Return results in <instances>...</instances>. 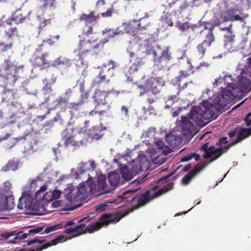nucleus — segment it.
Instances as JSON below:
<instances>
[{
  "label": "nucleus",
  "instance_id": "f257e3e1",
  "mask_svg": "<svg viewBox=\"0 0 251 251\" xmlns=\"http://www.w3.org/2000/svg\"><path fill=\"white\" fill-rule=\"evenodd\" d=\"M98 39L96 34L91 35L89 38L85 36L80 39L78 47V55L80 59L82 60L88 54L94 55L103 49L107 40L101 39L100 42L96 43Z\"/></svg>",
  "mask_w": 251,
  "mask_h": 251
},
{
  "label": "nucleus",
  "instance_id": "f03ea898",
  "mask_svg": "<svg viewBox=\"0 0 251 251\" xmlns=\"http://www.w3.org/2000/svg\"><path fill=\"white\" fill-rule=\"evenodd\" d=\"M23 68L14 64L11 61L5 60L0 68V80L5 87L13 86L20 77L19 71Z\"/></svg>",
  "mask_w": 251,
  "mask_h": 251
},
{
  "label": "nucleus",
  "instance_id": "7ed1b4c3",
  "mask_svg": "<svg viewBox=\"0 0 251 251\" xmlns=\"http://www.w3.org/2000/svg\"><path fill=\"white\" fill-rule=\"evenodd\" d=\"M116 67V62L112 60H110L107 63L103 64L100 67L98 77L93 82V86L100 87V85L103 82L108 83L110 78L114 76Z\"/></svg>",
  "mask_w": 251,
  "mask_h": 251
},
{
  "label": "nucleus",
  "instance_id": "20e7f679",
  "mask_svg": "<svg viewBox=\"0 0 251 251\" xmlns=\"http://www.w3.org/2000/svg\"><path fill=\"white\" fill-rule=\"evenodd\" d=\"M43 46L44 44L39 46L30 59L32 65L35 68H39L41 70L49 68L51 63L49 58V53L42 52Z\"/></svg>",
  "mask_w": 251,
  "mask_h": 251
},
{
  "label": "nucleus",
  "instance_id": "39448f33",
  "mask_svg": "<svg viewBox=\"0 0 251 251\" xmlns=\"http://www.w3.org/2000/svg\"><path fill=\"white\" fill-rule=\"evenodd\" d=\"M84 133L79 131H71L66 130L62 133V139L66 147H77L84 145L87 139L84 137Z\"/></svg>",
  "mask_w": 251,
  "mask_h": 251
},
{
  "label": "nucleus",
  "instance_id": "423d86ee",
  "mask_svg": "<svg viewBox=\"0 0 251 251\" xmlns=\"http://www.w3.org/2000/svg\"><path fill=\"white\" fill-rule=\"evenodd\" d=\"M163 85L164 82L161 78L151 77L146 80L144 84L138 86L141 90L139 96H143L150 92H151L152 95H156L159 93Z\"/></svg>",
  "mask_w": 251,
  "mask_h": 251
},
{
  "label": "nucleus",
  "instance_id": "0eeeda50",
  "mask_svg": "<svg viewBox=\"0 0 251 251\" xmlns=\"http://www.w3.org/2000/svg\"><path fill=\"white\" fill-rule=\"evenodd\" d=\"M95 12L92 11L89 14L82 13L79 16V19L80 21H84L85 25L81 29L82 35L84 36L89 37L91 35L97 34L92 26V23L95 22L98 17L95 15Z\"/></svg>",
  "mask_w": 251,
  "mask_h": 251
},
{
  "label": "nucleus",
  "instance_id": "6e6552de",
  "mask_svg": "<svg viewBox=\"0 0 251 251\" xmlns=\"http://www.w3.org/2000/svg\"><path fill=\"white\" fill-rule=\"evenodd\" d=\"M21 105L18 104L16 107L13 103L8 105L7 107V110L5 109L4 111H0V126L2 128L7 125L13 123V121L10 120L12 119L18 113Z\"/></svg>",
  "mask_w": 251,
  "mask_h": 251
},
{
  "label": "nucleus",
  "instance_id": "1a4fd4ad",
  "mask_svg": "<svg viewBox=\"0 0 251 251\" xmlns=\"http://www.w3.org/2000/svg\"><path fill=\"white\" fill-rule=\"evenodd\" d=\"M119 92L114 90L111 91L97 90L93 96L94 101L96 105H106L111 100L113 96L117 97Z\"/></svg>",
  "mask_w": 251,
  "mask_h": 251
},
{
  "label": "nucleus",
  "instance_id": "9d476101",
  "mask_svg": "<svg viewBox=\"0 0 251 251\" xmlns=\"http://www.w3.org/2000/svg\"><path fill=\"white\" fill-rule=\"evenodd\" d=\"M132 210L127 211L125 210L123 212L122 215H117L112 214H103L100 218V222H97L94 224H99V226H100V229L105 225H108L110 224H115L118 222L120 219L124 216L128 214Z\"/></svg>",
  "mask_w": 251,
  "mask_h": 251
},
{
  "label": "nucleus",
  "instance_id": "9b49d317",
  "mask_svg": "<svg viewBox=\"0 0 251 251\" xmlns=\"http://www.w3.org/2000/svg\"><path fill=\"white\" fill-rule=\"evenodd\" d=\"M100 226L98 223L91 224L87 226L84 224H80L74 226V230H70V232L74 231L72 237L74 238L86 232L93 233L99 230Z\"/></svg>",
  "mask_w": 251,
  "mask_h": 251
},
{
  "label": "nucleus",
  "instance_id": "f8f14e48",
  "mask_svg": "<svg viewBox=\"0 0 251 251\" xmlns=\"http://www.w3.org/2000/svg\"><path fill=\"white\" fill-rule=\"evenodd\" d=\"M203 109L200 106L193 107L189 115L190 119L196 122L199 126H203L207 125L209 121H205L203 116Z\"/></svg>",
  "mask_w": 251,
  "mask_h": 251
},
{
  "label": "nucleus",
  "instance_id": "ddd939ff",
  "mask_svg": "<svg viewBox=\"0 0 251 251\" xmlns=\"http://www.w3.org/2000/svg\"><path fill=\"white\" fill-rule=\"evenodd\" d=\"M200 36L203 38V41L201 43L210 47L215 41V37L213 33V27H208L205 25L204 29L200 32Z\"/></svg>",
  "mask_w": 251,
  "mask_h": 251
},
{
  "label": "nucleus",
  "instance_id": "4468645a",
  "mask_svg": "<svg viewBox=\"0 0 251 251\" xmlns=\"http://www.w3.org/2000/svg\"><path fill=\"white\" fill-rule=\"evenodd\" d=\"M88 185L89 188V193L93 194L95 191H104L106 187L107 184L106 178L103 176H100L98 177L97 184L93 181L88 182Z\"/></svg>",
  "mask_w": 251,
  "mask_h": 251
},
{
  "label": "nucleus",
  "instance_id": "2eb2a0df",
  "mask_svg": "<svg viewBox=\"0 0 251 251\" xmlns=\"http://www.w3.org/2000/svg\"><path fill=\"white\" fill-rule=\"evenodd\" d=\"M139 51L143 54V56L145 57L149 55H152L153 59L156 57L157 53L154 50L152 45L149 43V41L145 40L138 45Z\"/></svg>",
  "mask_w": 251,
  "mask_h": 251
},
{
  "label": "nucleus",
  "instance_id": "dca6fc26",
  "mask_svg": "<svg viewBox=\"0 0 251 251\" xmlns=\"http://www.w3.org/2000/svg\"><path fill=\"white\" fill-rule=\"evenodd\" d=\"M28 234L27 233H24L23 231H20L17 232L16 231H12L10 232H4L0 234V237L7 239L10 237L15 236L12 240H9L8 243H17L18 240L21 239H24L27 237Z\"/></svg>",
  "mask_w": 251,
  "mask_h": 251
},
{
  "label": "nucleus",
  "instance_id": "f3484780",
  "mask_svg": "<svg viewBox=\"0 0 251 251\" xmlns=\"http://www.w3.org/2000/svg\"><path fill=\"white\" fill-rule=\"evenodd\" d=\"M137 189H129L125 191L122 195H119L117 199L111 201V203L118 204L122 202L124 199H126L127 201L131 202L136 198L134 193Z\"/></svg>",
  "mask_w": 251,
  "mask_h": 251
},
{
  "label": "nucleus",
  "instance_id": "a211bd4d",
  "mask_svg": "<svg viewBox=\"0 0 251 251\" xmlns=\"http://www.w3.org/2000/svg\"><path fill=\"white\" fill-rule=\"evenodd\" d=\"M227 150H226V146L224 148H219L215 149L214 146H212V149L209 152L204 153L203 155V158L205 159L212 158L209 161V163H211L213 161L217 159L220 157L224 153L226 152Z\"/></svg>",
  "mask_w": 251,
  "mask_h": 251
},
{
  "label": "nucleus",
  "instance_id": "6ab92c4d",
  "mask_svg": "<svg viewBox=\"0 0 251 251\" xmlns=\"http://www.w3.org/2000/svg\"><path fill=\"white\" fill-rule=\"evenodd\" d=\"M1 26L4 28L5 35L6 37L13 39L14 35H17V28L12 24L11 20L7 19L1 24Z\"/></svg>",
  "mask_w": 251,
  "mask_h": 251
},
{
  "label": "nucleus",
  "instance_id": "aec40b11",
  "mask_svg": "<svg viewBox=\"0 0 251 251\" xmlns=\"http://www.w3.org/2000/svg\"><path fill=\"white\" fill-rule=\"evenodd\" d=\"M181 132L184 135H189L192 134L194 126L193 123L188 117L182 118V122L180 124Z\"/></svg>",
  "mask_w": 251,
  "mask_h": 251
},
{
  "label": "nucleus",
  "instance_id": "412c9836",
  "mask_svg": "<svg viewBox=\"0 0 251 251\" xmlns=\"http://www.w3.org/2000/svg\"><path fill=\"white\" fill-rule=\"evenodd\" d=\"M251 135V128H241L237 134V139L234 142H231L229 145L226 146V150H228L231 147L247 138Z\"/></svg>",
  "mask_w": 251,
  "mask_h": 251
},
{
  "label": "nucleus",
  "instance_id": "4be33fe9",
  "mask_svg": "<svg viewBox=\"0 0 251 251\" xmlns=\"http://www.w3.org/2000/svg\"><path fill=\"white\" fill-rule=\"evenodd\" d=\"M29 14V12L19 9L15 12L10 20L12 22L14 21L16 24H21L30 20Z\"/></svg>",
  "mask_w": 251,
  "mask_h": 251
},
{
  "label": "nucleus",
  "instance_id": "5701e85b",
  "mask_svg": "<svg viewBox=\"0 0 251 251\" xmlns=\"http://www.w3.org/2000/svg\"><path fill=\"white\" fill-rule=\"evenodd\" d=\"M171 58V54L169 53V49L167 48L165 50H162L160 56L154 57L153 59L155 64L157 66H163L166 64Z\"/></svg>",
  "mask_w": 251,
  "mask_h": 251
},
{
  "label": "nucleus",
  "instance_id": "b1692460",
  "mask_svg": "<svg viewBox=\"0 0 251 251\" xmlns=\"http://www.w3.org/2000/svg\"><path fill=\"white\" fill-rule=\"evenodd\" d=\"M205 166L197 165L194 169L191 171L189 173L185 175L182 179V182L183 184H188L192 178L200 173L204 168Z\"/></svg>",
  "mask_w": 251,
  "mask_h": 251
},
{
  "label": "nucleus",
  "instance_id": "393cba45",
  "mask_svg": "<svg viewBox=\"0 0 251 251\" xmlns=\"http://www.w3.org/2000/svg\"><path fill=\"white\" fill-rule=\"evenodd\" d=\"M153 199V197L150 195V191L147 190L144 193L138 197L137 204L135 205V208L142 206Z\"/></svg>",
  "mask_w": 251,
  "mask_h": 251
},
{
  "label": "nucleus",
  "instance_id": "a878e982",
  "mask_svg": "<svg viewBox=\"0 0 251 251\" xmlns=\"http://www.w3.org/2000/svg\"><path fill=\"white\" fill-rule=\"evenodd\" d=\"M121 173L122 177L126 180L129 181L138 173V171L134 167H132L130 170L127 167H124L121 169Z\"/></svg>",
  "mask_w": 251,
  "mask_h": 251
},
{
  "label": "nucleus",
  "instance_id": "bb28decb",
  "mask_svg": "<svg viewBox=\"0 0 251 251\" xmlns=\"http://www.w3.org/2000/svg\"><path fill=\"white\" fill-rule=\"evenodd\" d=\"M2 99L7 100H11L19 98V96L16 89L5 88L2 92Z\"/></svg>",
  "mask_w": 251,
  "mask_h": 251
},
{
  "label": "nucleus",
  "instance_id": "cd10ccee",
  "mask_svg": "<svg viewBox=\"0 0 251 251\" xmlns=\"http://www.w3.org/2000/svg\"><path fill=\"white\" fill-rule=\"evenodd\" d=\"M125 31L132 36H135L140 31L139 26H137L136 22L130 23L125 26Z\"/></svg>",
  "mask_w": 251,
  "mask_h": 251
},
{
  "label": "nucleus",
  "instance_id": "c85d7f7f",
  "mask_svg": "<svg viewBox=\"0 0 251 251\" xmlns=\"http://www.w3.org/2000/svg\"><path fill=\"white\" fill-rule=\"evenodd\" d=\"M19 163L20 161L18 159L13 158L8 161L6 165L2 168V170L4 172L15 171L18 169Z\"/></svg>",
  "mask_w": 251,
  "mask_h": 251
},
{
  "label": "nucleus",
  "instance_id": "c756f323",
  "mask_svg": "<svg viewBox=\"0 0 251 251\" xmlns=\"http://www.w3.org/2000/svg\"><path fill=\"white\" fill-rule=\"evenodd\" d=\"M238 86L242 90L247 91L251 88V81L246 76H239Z\"/></svg>",
  "mask_w": 251,
  "mask_h": 251
},
{
  "label": "nucleus",
  "instance_id": "7c9ffc66",
  "mask_svg": "<svg viewBox=\"0 0 251 251\" xmlns=\"http://www.w3.org/2000/svg\"><path fill=\"white\" fill-rule=\"evenodd\" d=\"M151 25V20L149 16H145L139 20L137 26H139L140 31L149 29V26Z\"/></svg>",
  "mask_w": 251,
  "mask_h": 251
},
{
  "label": "nucleus",
  "instance_id": "2f4dec72",
  "mask_svg": "<svg viewBox=\"0 0 251 251\" xmlns=\"http://www.w3.org/2000/svg\"><path fill=\"white\" fill-rule=\"evenodd\" d=\"M140 63L138 61L134 63L129 68H126L125 70V73L126 76L127 77V79L129 81H132V76L131 75L137 71L138 67L140 65Z\"/></svg>",
  "mask_w": 251,
  "mask_h": 251
},
{
  "label": "nucleus",
  "instance_id": "473e14b6",
  "mask_svg": "<svg viewBox=\"0 0 251 251\" xmlns=\"http://www.w3.org/2000/svg\"><path fill=\"white\" fill-rule=\"evenodd\" d=\"M17 208L20 210L30 209L32 208V203L30 200L21 197L19 200Z\"/></svg>",
  "mask_w": 251,
  "mask_h": 251
},
{
  "label": "nucleus",
  "instance_id": "72a5a7b5",
  "mask_svg": "<svg viewBox=\"0 0 251 251\" xmlns=\"http://www.w3.org/2000/svg\"><path fill=\"white\" fill-rule=\"evenodd\" d=\"M139 168L136 169L138 171H143L148 170L150 168V162L145 155L138 158Z\"/></svg>",
  "mask_w": 251,
  "mask_h": 251
},
{
  "label": "nucleus",
  "instance_id": "f704fd0d",
  "mask_svg": "<svg viewBox=\"0 0 251 251\" xmlns=\"http://www.w3.org/2000/svg\"><path fill=\"white\" fill-rule=\"evenodd\" d=\"M237 12L235 9L231 8L227 10L222 12L220 14L221 20L222 22L230 21L229 19H232L233 14Z\"/></svg>",
  "mask_w": 251,
  "mask_h": 251
},
{
  "label": "nucleus",
  "instance_id": "c9c22d12",
  "mask_svg": "<svg viewBox=\"0 0 251 251\" xmlns=\"http://www.w3.org/2000/svg\"><path fill=\"white\" fill-rule=\"evenodd\" d=\"M229 99L225 97L223 95H218L215 99V104L219 109H223L228 103Z\"/></svg>",
  "mask_w": 251,
  "mask_h": 251
},
{
  "label": "nucleus",
  "instance_id": "e433bc0d",
  "mask_svg": "<svg viewBox=\"0 0 251 251\" xmlns=\"http://www.w3.org/2000/svg\"><path fill=\"white\" fill-rule=\"evenodd\" d=\"M210 47L202 43L198 44L196 47L197 54L200 58H203L206 52L209 50Z\"/></svg>",
  "mask_w": 251,
  "mask_h": 251
},
{
  "label": "nucleus",
  "instance_id": "4c0bfd02",
  "mask_svg": "<svg viewBox=\"0 0 251 251\" xmlns=\"http://www.w3.org/2000/svg\"><path fill=\"white\" fill-rule=\"evenodd\" d=\"M13 39H10L6 37V39L0 42V50L2 52L7 51L12 48L13 46Z\"/></svg>",
  "mask_w": 251,
  "mask_h": 251
},
{
  "label": "nucleus",
  "instance_id": "58836bf2",
  "mask_svg": "<svg viewBox=\"0 0 251 251\" xmlns=\"http://www.w3.org/2000/svg\"><path fill=\"white\" fill-rule=\"evenodd\" d=\"M13 39H10L6 37V39L0 42V50L2 52L7 51L12 48L13 46Z\"/></svg>",
  "mask_w": 251,
  "mask_h": 251
},
{
  "label": "nucleus",
  "instance_id": "ea45409f",
  "mask_svg": "<svg viewBox=\"0 0 251 251\" xmlns=\"http://www.w3.org/2000/svg\"><path fill=\"white\" fill-rule=\"evenodd\" d=\"M179 75L177 78V82L178 83V85L180 87L181 89H184V88L187 87L188 82H185L184 84L181 86L180 82L183 80L184 78L187 77L190 75V74L187 72L186 71L181 70L179 72Z\"/></svg>",
  "mask_w": 251,
  "mask_h": 251
},
{
  "label": "nucleus",
  "instance_id": "a19ab883",
  "mask_svg": "<svg viewBox=\"0 0 251 251\" xmlns=\"http://www.w3.org/2000/svg\"><path fill=\"white\" fill-rule=\"evenodd\" d=\"M163 151H161V153L159 154L157 153H153L151 155V160L152 162L156 164L161 165L163 164L165 161L166 159L165 157V154L161 155L163 154Z\"/></svg>",
  "mask_w": 251,
  "mask_h": 251
},
{
  "label": "nucleus",
  "instance_id": "79ce46f5",
  "mask_svg": "<svg viewBox=\"0 0 251 251\" xmlns=\"http://www.w3.org/2000/svg\"><path fill=\"white\" fill-rule=\"evenodd\" d=\"M108 180L111 186H116L120 182V176L118 173H112L109 175Z\"/></svg>",
  "mask_w": 251,
  "mask_h": 251
},
{
  "label": "nucleus",
  "instance_id": "37998d69",
  "mask_svg": "<svg viewBox=\"0 0 251 251\" xmlns=\"http://www.w3.org/2000/svg\"><path fill=\"white\" fill-rule=\"evenodd\" d=\"M202 113L205 121H211L215 119V113L213 108L203 109Z\"/></svg>",
  "mask_w": 251,
  "mask_h": 251
},
{
  "label": "nucleus",
  "instance_id": "c03bdc74",
  "mask_svg": "<svg viewBox=\"0 0 251 251\" xmlns=\"http://www.w3.org/2000/svg\"><path fill=\"white\" fill-rule=\"evenodd\" d=\"M107 113V110H100L99 105H96L94 109L89 112L88 115L89 116H94L98 114L100 118Z\"/></svg>",
  "mask_w": 251,
  "mask_h": 251
},
{
  "label": "nucleus",
  "instance_id": "a18cd8bd",
  "mask_svg": "<svg viewBox=\"0 0 251 251\" xmlns=\"http://www.w3.org/2000/svg\"><path fill=\"white\" fill-rule=\"evenodd\" d=\"M100 131L99 126H94L89 130L88 133V136L93 139L98 140L100 138L101 136L100 135L98 132Z\"/></svg>",
  "mask_w": 251,
  "mask_h": 251
},
{
  "label": "nucleus",
  "instance_id": "49530a36",
  "mask_svg": "<svg viewBox=\"0 0 251 251\" xmlns=\"http://www.w3.org/2000/svg\"><path fill=\"white\" fill-rule=\"evenodd\" d=\"M102 32L103 35H106V38L105 37L103 39H106L107 41L110 38L114 37L120 33V31L113 30L110 28H105L102 30Z\"/></svg>",
  "mask_w": 251,
  "mask_h": 251
},
{
  "label": "nucleus",
  "instance_id": "de8ad7c7",
  "mask_svg": "<svg viewBox=\"0 0 251 251\" xmlns=\"http://www.w3.org/2000/svg\"><path fill=\"white\" fill-rule=\"evenodd\" d=\"M194 157H195V159L196 161H199L201 157L200 155H199L198 154L193 153L183 157L181 159V162H184L188 161Z\"/></svg>",
  "mask_w": 251,
  "mask_h": 251
},
{
  "label": "nucleus",
  "instance_id": "09e8293b",
  "mask_svg": "<svg viewBox=\"0 0 251 251\" xmlns=\"http://www.w3.org/2000/svg\"><path fill=\"white\" fill-rule=\"evenodd\" d=\"M56 0H41L42 2V6L44 9L54 8V2Z\"/></svg>",
  "mask_w": 251,
  "mask_h": 251
},
{
  "label": "nucleus",
  "instance_id": "8fccbe9b",
  "mask_svg": "<svg viewBox=\"0 0 251 251\" xmlns=\"http://www.w3.org/2000/svg\"><path fill=\"white\" fill-rule=\"evenodd\" d=\"M176 27L182 32L186 31L190 28V25L188 22L181 23L180 22L176 23Z\"/></svg>",
  "mask_w": 251,
  "mask_h": 251
},
{
  "label": "nucleus",
  "instance_id": "3c124183",
  "mask_svg": "<svg viewBox=\"0 0 251 251\" xmlns=\"http://www.w3.org/2000/svg\"><path fill=\"white\" fill-rule=\"evenodd\" d=\"M173 188V187L171 186L170 187H164L160 189L158 191L155 192L152 195L153 199L158 197L162 194L168 192Z\"/></svg>",
  "mask_w": 251,
  "mask_h": 251
},
{
  "label": "nucleus",
  "instance_id": "603ef678",
  "mask_svg": "<svg viewBox=\"0 0 251 251\" xmlns=\"http://www.w3.org/2000/svg\"><path fill=\"white\" fill-rule=\"evenodd\" d=\"M46 241L45 239H43V237H35L33 239H31L29 241H27L26 245L27 246H30L35 243H39L42 244L44 243Z\"/></svg>",
  "mask_w": 251,
  "mask_h": 251
},
{
  "label": "nucleus",
  "instance_id": "864d4df0",
  "mask_svg": "<svg viewBox=\"0 0 251 251\" xmlns=\"http://www.w3.org/2000/svg\"><path fill=\"white\" fill-rule=\"evenodd\" d=\"M61 227L62 225L61 224L54 225L53 226H50L46 228V229L44 230V233L46 234H48L52 231H54L55 230L59 229L61 228Z\"/></svg>",
  "mask_w": 251,
  "mask_h": 251
},
{
  "label": "nucleus",
  "instance_id": "5fc2aeb1",
  "mask_svg": "<svg viewBox=\"0 0 251 251\" xmlns=\"http://www.w3.org/2000/svg\"><path fill=\"white\" fill-rule=\"evenodd\" d=\"M88 189H89L88 191H89V188L88 185L87 187H86L85 184H80L79 186L78 187L77 195L80 196V195L85 194L87 191L86 190Z\"/></svg>",
  "mask_w": 251,
  "mask_h": 251
},
{
  "label": "nucleus",
  "instance_id": "6e6d98bb",
  "mask_svg": "<svg viewBox=\"0 0 251 251\" xmlns=\"http://www.w3.org/2000/svg\"><path fill=\"white\" fill-rule=\"evenodd\" d=\"M161 20L163 23L169 26H172L174 25L173 22L170 18V16L168 14H165L163 15L161 18Z\"/></svg>",
  "mask_w": 251,
  "mask_h": 251
},
{
  "label": "nucleus",
  "instance_id": "4d7b16f0",
  "mask_svg": "<svg viewBox=\"0 0 251 251\" xmlns=\"http://www.w3.org/2000/svg\"><path fill=\"white\" fill-rule=\"evenodd\" d=\"M60 36L59 35H57L54 37H51L50 38L43 40V42L44 43H47L50 46L54 45L55 44V42L53 39H56L57 40H58Z\"/></svg>",
  "mask_w": 251,
  "mask_h": 251
},
{
  "label": "nucleus",
  "instance_id": "13d9d810",
  "mask_svg": "<svg viewBox=\"0 0 251 251\" xmlns=\"http://www.w3.org/2000/svg\"><path fill=\"white\" fill-rule=\"evenodd\" d=\"M111 201L108 202H104L101 204H100L96 206V210L98 212H101L105 210H106V208L108 206V203H111Z\"/></svg>",
  "mask_w": 251,
  "mask_h": 251
},
{
  "label": "nucleus",
  "instance_id": "bf43d9fd",
  "mask_svg": "<svg viewBox=\"0 0 251 251\" xmlns=\"http://www.w3.org/2000/svg\"><path fill=\"white\" fill-rule=\"evenodd\" d=\"M142 110L143 111V113L145 114H147L148 112H150L149 114H154L156 115L154 107L152 106L149 105L148 108L144 106L142 108Z\"/></svg>",
  "mask_w": 251,
  "mask_h": 251
},
{
  "label": "nucleus",
  "instance_id": "052dcab7",
  "mask_svg": "<svg viewBox=\"0 0 251 251\" xmlns=\"http://www.w3.org/2000/svg\"><path fill=\"white\" fill-rule=\"evenodd\" d=\"M189 6L188 3L184 2L179 7V9L177 10V11L175 12V14H180L185 9H186Z\"/></svg>",
  "mask_w": 251,
  "mask_h": 251
},
{
  "label": "nucleus",
  "instance_id": "680f3d73",
  "mask_svg": "<svg viewBox=\"0 0 251 251\" xmlns=\"http://www.w3.org/2000/svg\"><path fill=\"white\" fill-rule=\"evenodd\" d=\"M144 96H146L147 102L149 104H151L154 101L155 95H152L151 92L146 93Z\"/></svg>",
  "mask_w": 251,
  "mask_h": 251
},
{
  "label": "nucleus",
  "instance_id": "e2e57ef3",
  "mask_svg": "<svg viewBox=\"0 0 251 251\" xmlns=\"http://www.w3.org/2000/svg\"><path fill=\"white\" fill-rule=\"evenodd\" d=\"M56 102L58 105H66L69 102V98L60 97L56 99Z\"/></svg>",
  "mask_w": 251,
  "mask_h": 251
},
{
  "label": "nucleus",
  "instance_id": "0e129e2a",
  "mask_svg": "<svg viewBox=\"0 0 251 251\" xmlns=\"http://www.w3.org/2000/svg\"><path fill=\"white\" fill-rule=\"evenodd\" d=\"M43 230V227H38L28 230L27 234L28 235H35V234L40 233Z\"/></svg>",
  "mask_w": 251,
  "mask_h": 251
},
{
  "label": "nucleus",
  "instance_id": "69168bd1",
  "mask_svg": "<svg viewBox=\"0 0 251 251\" xmlns=\"http://www.w3.org/2000/svg\"><path fill=\"white\" fill-rule=\"evenodd\" d=\"M39 18V28H42L46 26L48 24H50V19H42L41 18Z\"/></svg>",
  "mask_w": 251,
  "mask_h": 251
},
{
  "label": "nucleus",
  "instance_id": "338daca9",
  "mask_svg": "<svg viewBox=\"0 0 251 251\" xmlns=\"http://www.w3.org/2000/svg\"><path fill=\"white\" fill-rule=\"evenodd\" d=\"M83 103V100H80L78 102H72L70 104V107L71 109L77 110L78 109L79 106Z\"/></svg>",
  "mask_w": 251,
  "mask_h": 251
},
{
  "label": "nucleus",
  "instance_id": "774afa93",
  "mask_svg": "<svg viewBox=\"0 0 251 251\" xmlns=\"http://www.w3.org/2000/svg\"><path fill=\"white\" fill-rule=\"evenodd\" d=\"M114 11L113 6L112 5L111 7L107 10L105 12L101 14L102 17H109L112 16V13Z\"/></svg>",
  "mask_w": 251,
  "mask_h": 251
}]
</instances>
